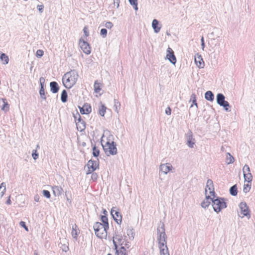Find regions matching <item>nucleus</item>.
Wrapping results in <instances>:
<instances>
[{
  "label": "nucleus",
  "instance_id": "69168bd1",
  "mask_svg": "<svg viewBox=\"0 0 255 255\" xmlns=\"http://www.w3.org/2000/svg\"><path fill=\"white\" fill-rule=\"evenodd\" d=\"M34 201L35 202H39V196L38 195H36L35 196H34Z\"/></svg>",
  "mask_w": 255,
  "mask_h": 255
},
{
  "label": "nucleus",
  "instance_id": "20e7f679",
  "mask_svg": "<svg viewBox=\"0 0 255 255\" xmlns=\"http://www.w3.org/2000/svg\"><path fill=\"white\" fill-rule=\"evenodd\" d=\"M217 104L223 107L226 112H230L231 106L229 103L225 100V97L222 93H218L216 96Z\"/></svg>",
  "mask_w": 255,
  "mask_h": 255
},
{
  "label": "nucleus",
  "instance_id": "864d4df0",
  "mask_svg": "<svg viewBox=\"0 0 255 255\" xmlns=\"http://www.w3.org/2000/svg\"><path fill=\"white\" fill-rule=\"evenodd\" d=\"M100 35L103 37L105 38L107 36V29L106 28H102L100 30Z\"/></svg>",
  "mask_w": 255,
  "mask_h": 255
},
{
  "label": "nucleus",
  "instance_id": "4c0bfd02",
  "mask_svg": "<svg viewBox=\"0 0 255 255\" xmlns=\"http://www.w3.org/2000/svg\"><path fill=\"white\" fill-rule=\"evenodd\" d=\"M245 181H247L249 183H251L253 180V175L251 173H245L243 174Z\"/></svg>",
  "mask_w": 255,
  "mask_h": 255
},
{
  "label": "nucleus",
  "instance_id": "0eeeda50",
  "mask_svg": "<svg viewBox=\"0 0 255 255\" xmlns=\"http://www.w3.org/2000/svg\"><path fill=\"white\" fill-rule=\"evenodd\" d=\"M185 137L186 140V144L190 148H193L196 142V140L193 137V134L191 130H188V132L185 133Z\"/></svg>",
  "mask_w": 255,
  "mask_h": 255
},
{
  "label": "nucleus",
  "instance_id": "13d9d810",
  "mask_svg": "<svg viewBox=\"0 0 255 255\" xmlns=\"http://www.w3.org/2000/svg\"><path fill=\"white\" fill-rule=\"evenodd\" d=\"M105 26L107 28L111 29L113 26V23L111 21H108L105 23Z\"/></svg>",
  "mask_w": 255,
  "mask_h": 255
},
{
  "label": "nucleus",
  "instance_id": "6ab92c4d",
  "mask_svg": "<svg viewBox=\"0 0 255 255\" xmlns=\"http://www.w3.org/2000/svg\"><path fill=\"white\" fill-rule=\"evenodd\" d=\"M50 91L53 93H57L59 90V86L57 82L52 81L49 84Z\"/></svg>",
  "mask_w": 255,
  "mask_h": 255
},
{
  "label": "nucleus",
  "instance_id": "e433bc0d",
  "mask_svg": "<svg viewBox=\"0 0 255 255\" xmlns=\"http://www.w3.org/2000/svg\"><path fill=\"white\" fill-rule=\"evenodd\" d=\"M226 162L228 164L233 163L234 162V157L230 153H227Z\"/></svg>",
  "mask_w": 255,
  "mask_h": 255
},
{
  "label": "nucleus",
  "instance_id": "052dcab7",
  "mask_svg": "<svg viewBox=\"0 0 255 255\" xmlns=\"http://www.w3.org/2000/svg\"><path fill=\"white\" fill-rule=\"evenodd\" d=\"M83 32L86 36V37H88L89 35V32L87 26H85L83 28Z\"/></svg>",
  "mask_w": 255,
  "mask_h": 255
},
{
  "label": "nucleus",
  "instance_id": "c03bdc74",
  "mask_svg": "<svg viewBox=\"0 0 255 255\" xmlns=\"http://www.w3.org/2000/svg\"><path fill=\"white\" fill-rule=\"evenodd\" d=\"M39 92V95H40V98L42 99L45 100L46 99V96L45 93V89H42V88H40Z\"/></svg>",
  "mask_w": 255,
  "mask_h": 255
},
{
  "label": "nucleus",
  "instance_id": "3c124183",
  "mask_svg": "<svg viewBox=\"0 0 255 255\" xmlns=\"http://www.w3.org/2000/svg\"><path fill=\"white\" fill-rule=\"evenodd\" d=\"M42 194L44 197H46L47 199H49L51 197L50 192L47 190H43L42 191Z\"/></svg>",
  "mask_w": 255,
  "mask_h": 255
},
{
  "label": "nucleus",
  "instance_id": "412c9836",
  "mask_svg": "<svg viewBox=\"0 0 255 255\" xmlns=\"http://www.w3.org/2000/svg\"><path fill=\"white\" fill-rule=\"evenodd\" d=\"M53 194L55 196H59L63 192V190L61 186H54L52 187Z\"/></svg>",
  "mask_w": 255,
  "mask_h": 255
},
{
  "label": "nucleus",
  "instance_id": "09e8293b",
  "mask_svg": "<svg viewBox=\"0 0 255 255\" xmlns=\"http://www.w3.org/2000/svg\"><path fill=\"white\" fill-rule=\"evenodd\" d=\"M45 78L43 77H41L39 79V83H40V88H42V89H44L45 88Z\"/></svg>",
  "mask_w": 255,
  "mask_h": 255
},
{
  "label": "nucleus",
  "instance_id": "bf43d9fd",
  "mask_svg": "<svg viewBox=\"0 0 255 255\" xmlns=\"http://www.w3.org/2000/svg\"><path fill=\"white\" fill-rule=\"evenodd\" d=\"M44 8V6L43 4L38 5L37 6V8L40 13H42L43 12Z\"/></svg>",
  "mask_w": 255,
  "mask_h": 255
},
{
  "label": "nucleus",
  "instance_id": "473e14b6",
  "mask_svg": "<svg viewBox=\"0 0 255 255\" xmlns=\"http://www.w3.org/2000/svg\"><path fill=\"white\" fill-rule=\"evenodd\" d=\"M68 100L67 92L66 90H63L61 94V100L62 103H66Z\"/></svg>",
  "mask_w": 255,
  "mask_h": 255
},
{
  "label": "nucleus",
  "instance_id": "cd10ccee",
  "mask_svg": "<svg viewBox=\"0 0 255 255\" xmlns=\"http://www.w3.org/2000/svg\"><path fill=\"white\" fill-rule=\"evenodd\" d=\"M205 98L207 101L213 102L214 100V95L211 91H208L205 93Z\"/></svg>",
  "mask_w": 255,
  "mask_h": 255
},
{
  "label": "nucleus",
  "instance_id": "58836bf2",
  "mask_svg": "<svg viewBox=\"0 0 255 255\" xmlns=\"http://www.w3.org/2000/svg\"><path fill=\"white\" fill-rule=\"evenodd\" d=\"M5 183L2 182L0 185V197H2L6 190Z\"/></svg>",
  "mask_w": 255,
  "mask_h": 255
},
{
  "label": "nucleus",
  "instance_id": "9d476101",
  "mask_svg": "<svg viewBox=\"0 0 255 255\" xmlns=\"http://www.w3.org/2000/svg\"><path fill=\"white\" fill-rule=\"evenodd\" d=\"M102 223L99 222H96L95 223L93 228L95 233L96 236L100 239H102L104 235V232L100 233L99 231L101 229H102Z\"/></svg>",
  "mask_w": 255,
  "mask_h": 255
},
{
  "label": "nucleus",
  "instance_id": "a878e982",
  "mask_svg": "<svg viewBox=\"0 0 255 255\" xmlns=\"http://www.w3.org/2000/svg\"><path fill=\"white\" fill-rule=\"evenodd\" d=\"M127 233L128 236L129 237V240H133L134 238L135 232L132 227H129L128 226Z\"/></svg>",
  "mask_w": 255,
  "mask_h": 255
},
{
  "label": "nucleus",
  "instance_id": "5701e85b",
  "mask_svg": "<svg viewBox=\"0 0 255 255\" xmlns=\"http://www.w3.org/2000/svg\"><path fill=\"white\" fill-rule=\"evenodd\" d=\"M159 21L156 19H154L152 22V27L154 30L155 33H158L161 28V26H159Z\"/></svg>",
  "mask_w": 255,
  "mask_h": 255
},
{
  "label": "nucleus",
  "instance_id": "ea45409f",
  "mask_svg": "<svg viewBox=\"0 0 255 255\" xmlns=\"http://www.w3.org/2000/svg\"><path fill=\"white\" fill-rule=\"evenodd\" d=\"M128 1L131 5L133 6V8L135 11L138 10V2L137 0H128Z\"/></svg>",
  "mask_w": 255,
  "mask_h": 255
},
{
  "label": "nucleus",
  "instance_id": "2f4dec72",
  "mask_svg": "<svg viewBox=\"0 0 255 255\" xmlns=\"http://www.w3.org/2000/svg\"><path fill=\"white\" fill-rule=\"evenodd\" d=\"M230 194L234 196H237L238 194V188L237 184H235L230 187L229 189Z\"/></svg>",
  "mask_w": 255,
  "mask_h": 255
},
{
  "label": "nucleus",
  "instance_id": "a211bd4d",
  "mask_svg": "<svg viewBox=\"0 0 255 255\" xmlns=\"http://www.w3.org/2000/svg\"><path fill=\"white\" fill-rule=\"evenodd\" d=\"M0 106L1 110L4 112H6L9 110V105L5 98L0 99Z\"/></svg>",
  "mask_w": 255,
  "mask_h": 255
},
{
  "label": "nucleus",
  "instance_id": "9b49d317",
  "mask_svg": "<svg viewBox=\"0 0 255 255\" xmlns=\"http://www.w3.org/2000/svg\"><path fill=\"white\" fill-rule=\"evenodd\" d=\"M113 243L114 246V249L116 250V255H128V251H127L126 248L124 246H122L119 250H118V245L117 242L113 239Z\"/></svg>",
  "mask_w": 255,
  "mask_h": 255
},
{
  "label": "nucleus",
  "instance_id": "aec40b11",
  "mask_svg": "<svg viewBox=\"0 0 255 255\" xmlns=\"http://www.w3.org/2000/svg\"><path fill=\"white\" fill-rule=\"evenodd\" d=\"M167 236L165 233L162 234L161 236V238H159V236L157 237V241L158 246H164L167 245Z\"/></svg>",
  "mask_w": 255,
  "mask_h": 255
},
{
  "label": "nucleus",
  "instance_id": "7c9ffc66",
  "mask_svg": "<svg viewBox=\"0 0 255 255\" xmlns=\"http://www.w3.org/2000/svg\"><path fill=\"white\" fill-rule=\"evenodd\" d=\"M0 60L2 62V64L4 65L7 64L9 62L8 56L6 54L3 53H2L0 54Z\"/></svg>",
  "mask_w": 255,
  "mask_h": 255
},
{
  "label": "nucleus",
  "instance_id": "c85d7f7f",
  "mask_svg": "<svg viewBox=\"0 0 255 255\" xmlns=\"http://www.w3.org/2000/svg\"><path fill=\"white\" fill-rule=\"evenodd\" d=\"M158 248L160 250V255H169L167 245H164V246H158Z\"/></svg>",
  "mask_w": 255,
  "mask_h": 255
},
{
  "label": "nucleus",
  "instance_id": "f8f14e48",
  "mask_svg": "<svg viewBox=\"0 0 255 255\" xmlns=\"http://www.w3.org/2000/svg\"><path fill=\"white\" fill-rule=\"evenodd\" d=\"M166 58L172 64H175L176 63V58L174 51L169 47L167 49Z\"/></svg>",
  "mask_w": 255,
  "mask_h": 255
},
{
  "label": "nucleus",
  "instance_id": "a18cd8bd",
  "mask_svg": "<svg viewBox=\"0 0 255 255\" xmlns=\"http://www.w3.org/2000/svg\"><path fill=\"white\" fill-rule=\"evenodd\" d=\"M77 116L76 115H75L74 114V120H75V123H79V122H81L82 121V120H83L82 119V118H81V116L80 115V114H79V113L77 111Z\"/></svg>",
  "mask_w": 255,
  "mask_h": 255
},
{
  "label": "nucleus",
  "instance_id": "774afa93",
  "mask_svg": "<svg viewBox=\"0 0 255 255\" xmlns=\"http://www.w3.org/2000/svg\"><path fill=\"white\" fill-rule=\"evenodd\" d=\"M11 202L10 199V196H9L8 199L6 201V204L7 205H10L11 204Z\"/></svg>",
  "mask_w": 255,
  "mask_h": 255
},
{
  "label": "nucleus",
  "instance_id": "4be33fe9",
  "mask_svg": "<svg viewBox=\"0 0 255 255\" xmlns=\"http://www.w3.org/2000/svg\"><path fill=\"white\" fill-rule=\"evenodd\" d=\"M80 231L76 224L73 225L71 235L73 239L76 241L77 240V237L80 234Z\"/></svg>",
  "mask_w": 255,
  "mask_h": 255
},
{
  "label": "nucleus",
  "instance_id": "49530a36",
  "mask_svg": "<svg viewBox=\"0 0 255 255\" xmlns=\"http://www.w3.org/2000/svg\"><path fill=\"white\" fill-rule=\"evenodd\" d=\"M210 204H211L210 201L204 200L201 203V206L203 208L206 209L209 207V206L210 205Z\"/></svg>",
  "mask_w": 255,
  "mask_h": 255
},
{
  "label": "nucleus",
  "instance_id": "423d86ee",
  "mask_svg": "<svg viewBox=\"0 0 255 255\" xmlns=\"http://www.w3.org/2000/svg\"><path fill=\"white\" fill-rule=\"evenodd\" d=\"M79 45L83 51L87 55H89L91 53V48L90 44L82 37L80 38L79 41Z\"/></svg>",
  "mask_w": 255,
  "mask_h": 255
},
{
  "label": "nucleus",
  "instance_id": "de8ad7c7",
  "mask_svg": "<svg viewBox=\"0 0 255 255\" xmlns=\"http://www.w3.org/2000/svg\"><path fill=\"white\" fill-rule=\"evenodd\" d=\"M100 220L102 222V224H105L109 223L108 217L101 215L100 216Z\"/></svg>",
  "mask_w": 255,
  "mask_h": 255
},
{
  "label": "nucleus",
  "instance_id": "603ef678",
  "mask_svg": "<svg viewBox=\"0 0 255 255\" xmlns=\"http://www.w3.org/2000/svg\"><path fill=\"white\" fill-rule=\"evenodd\" d=\"M31 155H32V158L34 160H36L38 158L39 154H38V153L37 152L36 149H33L32 150Z\"/></svg>",
  "mask_w": 255,
  "mask_h": 255
},
{
  "label": "nucleus",
  "instance_id": "b1692460",
  "mask_svg": "<svg viewBox=\"0 0 255 255\" xmlns=\"http://www.w3.org/2000/svg\"><path fill=\"white\" fill-rule=\"evenodd\" d=\"M220 30L219 28H214V31L212 32L209 34V37L211 39V41L215 40L216 38L219 37V35L217 34H219V32Z\"/></svg>",
  "mask_w": 255,
  "mask_h": 255
},
{
  "label": "nucleus",
  "instance_id": "8fccbe9b",
  "mask_svg": "<svg viewBox=\"0 0 255 255\" xmlns=\"http://www.w3.org/2000/svg\"><path fill=\"white\" fill-rule=\"evenodd\" d=\"M243 174L251 173L250 168L249 165H248L247 164H245L244 165V166L243 167Z\"/></svg>",
  "mask_w": 255,
  "mask_h": 255
},
{
  "label": "nucleus",
  "instance_id": "dca6fc26",
  "mask_svg": "<svg viewBox=\"0 0 255 255\" xmlns=\"http://www.w3.org/2000/svg\"><path fill=\"white\" fill-rule=\"evenodd\" d=\"M194 61L196 65L199 68H203L204 67V62L200 54L197 53L195 55Z\"/></svg>",
  "mask_w": 255,
  "mask_h": 255
},
{
  "label": "nucleus",
  "instance_id": "338daca9",
  "mask_svg": "<svg viewBox=\"0 0 255 255\" xmlns=\"http://www.w3.org/2000/svg\"><path fill=\"white\" fill-rule=\"evenodd\" d=\"M102 213L104 214L103 215L108 216V212L105 209H103Z\"/></svg>",
  "mask_w": 255,
  "mask_h": 255
},
{
  "label": "nucleus",
  "instance_id": "0e129e2a",
  "mask_svg": "<svg viewBox=\"0 0 255 255\" xmlns=\"http://www.w3.org/2000/svg\"><path fill=\"white\" fill-rule=\"evenodd\" d=\"M116 236L118 237V238H117L118 241L119 242H121L122 240V239H123V237L122 235H116Z\"/></svg>",
  "mask_w": 255,
  "mask_h": 255
},
{
  "label": "nucleus",
  "instance_id": "e2e57ef3",
  "mask_svg": "<svg viewBox=\"0 0 255 255\" xmlns=\"http://www.w3.org/2000/svg\"><path fill=\"white\" fill-rule=\"evenodd\" d=\"M216 197H214L213 196V198H212L209 195H206V196H205V199L204 200L205 201H210L212 202V200H213V199H215Z\"/></svg>",
  "mask_w": 255,
  "mask_h": 255
},
{
  "label": "nucleus",
  "instance_id": "f704fd0d",
  "mask_svg": "<svg viewBox=\"0 0 255 255\" xmlns=\"http://www.w3.org/2000/svg\"><path fill=\"white\" fill-rule=\"evenodd\" d=\"M92 154L94 157H98L100 155V150L97 148L95 145H92Z\"/></svg>",
  "mask_w": 255,
  "mask_h": 255
},
{
  "label": "nucleus",
  "instance_id": "72a5a7b5",
  "mask_svg": "<svg viewBox=\"0 0 255 255\" xmlns=\"http://www.w3.org/2000/svg\"><path fill=\"white\" fill-rule=\"evenodd\" d=\"M107 110V107L104 104H101V106L99 108V114L102 116L104 117Z\"/></svg>",
  "mask_w": 255,
  "mask_h": 255
},
{
  "label": "nucleus",
  "instance_id": "a19ab883",
  "mask_svg": "<svg viewBox=\"0 0 255 255\" xmlns=\"http://www.w3.org/2000/svg\"><path fill=\"white\" fill-rule=\"evenodd\" d=\"M102 228H104V235L105 238H106L107 236V232H108V230H109V223H107V224H102Z\"/></svg>",
  "mask_w": 255,
  "mask_h": 255
},
{
  "label": "nucleus",
  "instance_id": "f3484780",
  "mask_svg": "<svg viewBox=\"0 0 255 255\" xmlns=\"http://www.w3.org/2000/svg\"><path fill=\"white\" fill-rule=\"evenodd\" d=\"M159 168L160 171L163 172L164 174H167L169 171L172 170V166L170 163L161 164Z\"/></svg>",
  "mask_w": 255,
  "mask_h": 255
},
{
  "label": "nucleus",
  "instance_id": "f257e3e1",
  "mask_svg": "<svg viewBox=\"0 0 255 255\" xmlns=\"http://www.w3.org/2000/svg\"><path fill=\"white\" fill-rule=\"evenodd\" d=\"M78 77V73L75 70L67 72L62 78L64 86L67 89L71 88L76 83Z\"/></svg>",
  "mask_w": 255,
  "mask_h": 255
},
{
  "label": "nucleus",
  "instance_id": "2eb2a0df",
  "mask_svg": "<svg viewBox=\"0 0 255 255\" xmlns=\"http://www.w3.org/2000/svg\"><path fill=\"white\" fill-rule=\"evenodd\" d=\"M60 242L58 244L59 247L62 250L63 252H67L69 250V243L66 238L60 239Z\"/></svg>",
  "mask_w": 255,
  "mask_h": 255
},
{
  "label": "nucleus",
  "instance_id": "79ce46f5",
  "mask_svg": "<svg viewBox=\"0 0 255 255\" xmlns=\"http://www.w3.org/2000/svg\"><path fill=\"white\" fill-rule=\"evenodd\" d=\"M114 103H115V111L118 113L119 110L120 109L121 103L118 101V100L114 99Z\"/></svg>",
  "mask_w": 255,
  "mask_h": 255
},
{
  "label": "nucleus",
  "instance_id": "1a4fd4ad",
  "mask_svg": "<svg viewBox=\"0 0 255 255\" xmlns=\"http://www.w3.org/2000/svg\"><path fill=\"white\" fill-rule=\"evenodd\" d=\"M239 208L241 210V214L242 215V218L245 216L248 217V218H250V211L246 202H241L239 204Z\"/></svg>",
  "mask_w": 255,
  "mask_h": 255
},
{
  "label": "nucleus",
  "instance_id": "6e6552de",
  "mask_svg": "<svg viewBox=\"0 0 255 255\" xmlns=\"http://www.w3.org/2000/svg\"><path fill=\"white\" fill-rule=\"evenodd\" d=\"M116 207H113L111 210V215L112 216L114 220L118 224L121 225L122 221V216L119 211L115 210Z\"/></svg>",
  "mask_w": 255,
  "mask_h": 255
},
{
  "label": "nucleus",
  "instance_id": "bb28decb",
  "mask_svg": "<svg viewBox=\"0 0 255 255\" xmlns=\"http://www.w3.org/2000/svg\"><path fill=\"white\" fill-rule=\"evenodd\" d=\"M86 123L83 120H82L81 122L76 123V127L77 130L81 132L84 131L86 128Z\"/></svg>",
  "mask_w": 255,
  "mask_h": 255
},
{
  "label": "nucleus",
  "instance_id": "5fc2aeb1",
  "mask_svg": "<svg viewBox=\"0 0 255 255\" xmlns=\"http://www.w3.org/2000/svg\"><path fill=\"white\" fill-rule=\"evenodd\" d=\"M44 52L42 50L38 49L36 52V56L37 58H41L43 56Z\"/></svg>",
  "mask_w": 255,
  "mask_h": 255
},
{
  "label": "nucleus",
  "instance_id": "f03ea898",
  "mask_svg": "<svg viewBox=\"0 0 255 255\" xmlns=\"http://www.w3.org/2000/svg\"><path fill=\"white\" fill-rule=\"evenodd\" d=\"M215 199L212 200V207L214 211L217 213H219L222 210L227 207V203L226 199L223 197L217 196L215 195Z\"/></svg>",
  "mask_w": 255,
  "mask_h": 255
},
{
  "label": "nucleus",
  "instance_id": "39448f33",
  "mask_svg": "<svg viewBox=\"0 0 255 255\" xmlns=\"http://www.w3.org/2000/svg\"><path fill=\"white\" fill-rule=\"evenodd\" d=\"M86 166L88 169L86 172V174H90V173L95 171L96 169L99 168V160H93L92 159L89 160Z\"/></svg>",
  "mask_w": 255,
  "mask_h": 255
},
{
  "label": "nucleus",
  "instance_id": "c756f323",
  "mask_svg": "<svg viewBox=\"0 0 255 255\" xmlns=\"http://www.w3.org/2000/svg\"><path fill=\"white\" fill-rule=\"evenodd\" d=\"M189 102H192V104L190 106V108L193 107V106H195L196 108H198V104L196 100V95L195 93H192L191 94Z\"/></svg>",
  "mask_w": 255,
  "mask_h": 255
},
{
  "label": "nucleus",
  "instance_id": "680f3d73",
  "mask_svg": "<svg viewBox=\"0 0 255 255\" xmlns=\"http://www.w3.org/2000/svg\"><path fill=\"white\" fill-rule=\"evenodd\" d=\"M165 114L167 115H170L171 114V109L170 108V107H168L166 110H165Z\"/></svg>",
  "mask_w": 255,
  "mask_h": 255
},
{
  "label": "nucleus",
  "instance_id": "37998d69",
  "mask_svg": "<svg viewBox=\"0 0 255 255\" xmlns=\"http://www.w3.org/2000/svg\"><path fill=\"white\" fill-rule=\"evenodd\" d=\"M251 188V182H248L247 184H245L244 185L243 191L245 193H247L250 191V190Z\"/></svg>",
  "mask_w": 255,
  "mask_h": 255
},
{
  "label": "nucleus",
  "instance_id": "6e6d98bb",
  "mask_svg": "<svg viewBox=\"0 0 255 255\" xmlns=\"http://www.w3.org/2000/svg\"><path fill=\"white\" fill-rule=\"evenodd\" d=\"M91 179L93 181H96L98 179V175L97 173L95 172L94 171L91 173Z\"/></svg>",
  "mask_w": 255,
  "mask_h": 255
},
{
  "label": "nucleus",
  "instance_id": "c9c22d12",
  "mask_svg": "<svg viewBox=\"0 0 255 255\" xmlns=\"http://www.w3.org/2000/svg\"><path fill=\"white\" fill-rule=\"evenodd\" d=\"M101 84L98 82V81L96 80L95 81L94 85V92L96 93H99L100 91L101 90Z\"/></svg>",
  "mask_w": 255,
  "mask_h": 255
},
{
  "label": "nucleus",
  "instance_id": "4d7b16f0",
  "mask_svg": "<svg viewBox=\"0 0 255 255\" xmlns=\"http://www.w3.org/2000/svg\"><path fill=\"white\" fill-rule=\"evenodd\" d=\"M19 225L23 228L26 231H28V227L26 225V223L24 221H20L19 223Z\"/></svg>",
  "mask_w": 255,
  "mask_h": 255
},
{
  "label": "nucleus",
  "instance_id": "393cba45",
  "mask_svg": "<svg viewBox=\"0 0 255 255\" xmlns=\"http://www.w3.org/2000/svg\"><path fill=\"white\" fill-rule=\"evenodd\" d=\"M164 233H165L164 224L163 223H161V224H160V225H159L157 229V237L159 236V238L160 239L161 235H162V234Z\"/></svg>",
  "mask_w": 255,
  "mask_h": 255
},
{
  "label": "nucleus",
  "instance_id": "ddd939ff",
  "mask_svg": "<svg viewBox=\"0 0 255 255\" xmlns=\"http://www.w3.org/2000/svg\"><path fill=\"white\" fill-rule=\"evenodd\" d=\"M80 112L82 115L89 114L91 113L92 109L90 104L88 103H85L83 107L78 106Z\"/></svg>",
  "mask_w": 255,
  "mask_h": 255
},
{
  "label": "nucleus",
  "instance_id": "4468645a",
  "mask_svg": "<svg viewBox=\"0 0 255 255\" xmlns=\"http://www.w3.org/2000/svg\"><path fill=\"white\" fill-rule=\"evenodd\" d=\"M207 189L209 190L210 194L214 197H215L216 193L214 191V187L213 181L209 179L207 180V184L205 188V193H207Z\"/></svg>",
  "mask_w": 255,
  "mask_h": 255
},
{
  "label": "nucleus",
  "instance_id": "7ed1b4c3",
  "mask_svg": "<svg viewBox=\"0 0 255 255\" xmlns=\"http://www.w3.org/2000/svg\"><path fill=\"white\" fill-rule=\"evenodd\" d=\"M101 142L103 150L107 155H109V154L114 155L117 153V144L115 141H108L105 145L103 144L102 139Z\"/></svg>",
  "mask_w": 255,
  "mask_h": 255
}]
</instances>
